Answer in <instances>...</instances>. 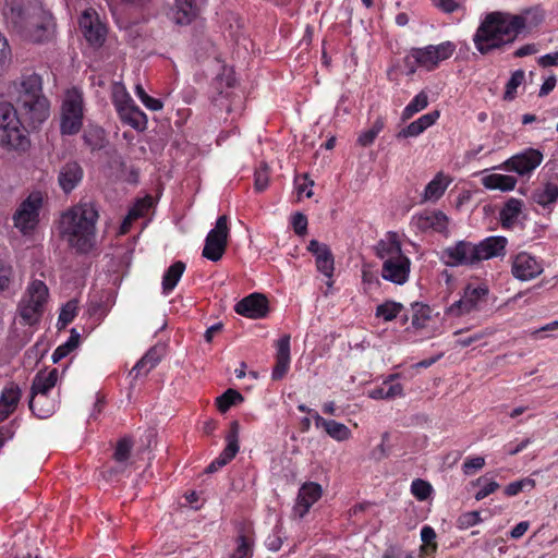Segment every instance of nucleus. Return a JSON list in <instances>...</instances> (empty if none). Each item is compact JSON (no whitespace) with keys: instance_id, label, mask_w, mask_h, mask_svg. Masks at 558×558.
Masks as SVG:
<instances>
[{"instance_id":"dca6fc26","label":"nucleus","mask_w":558,"mask_h":558,"mask_svg":"<svg viewBox=\"0 0 558 558\" xmlns=\"http://www.w3.org/2000/svg\"><path fill=\"white\" fill-rule=\"evenodd\" d=\"M412 225L422 232L434 231L445 236L449 235V218L440 210H430L415 214Z\"/></svg>"},{"instance_id":"49530a36","label":"nucleus","mask_w":558,"mask_h":558,"mask_svg":"<svg viewBox=\"0 0 558 558\" xmlns=\"http://www.w3.org/2000/svg\"><path fill=\"white\" fill-rule=\"evenodd\" d=\"M521 210L522 202L518 198H510L505 203L500 211V218L505 225L512 223L518 219Z\"/></svg>"},{"instance_id":"72a5a7b5","label":"nucleus","mask_w":558,"mask_h":558,"mask_svg":"<svg viewBox=\"0 0 558 558\" xmlns=\"http://www.w3.org/2000/svg\"><path fill=\"white\" fill-rule=\"evenodd\" d=\"M449 185V181L446 180L441 172L437 173L430 182L425 186L422 194L423 201L436 202L445 193Z\"/></svg>"},{"instance_id":"20e7f679","label":"nucleus","mask_w":558,"mask_h":558,"mask_svg":"<svg viewBox=\"0 0 558 558\" xmlns=\"http://www.w3.org/2000/svg\"><path fill=\"white\" fill-rule=\"evenodd\" d=\"M16 102L22 114L34 129L50 117V101L43 92V78L34 71L22 73L17 83Z\"/></svg>"},{"instance_id":"052dcab7","label":"nucleus","mask_w":558,"mask_h":558,"mask_svg":"<svg viewBox=\"0 0 558 558\" xmlns=\"http://www.w3.org/2000/svg\"><path fill=\"white\" fill-rule=\"evenodd\" d=\"M485 465V459L483 457H469L462 464V471L464 475H472L475 471L481 470Z\"/></svg>"},{"instance_id":"f03ea898","label":"nucleus","mask_w":558,"mask_h":558,"mask_svg":"<svg viewBox=\"0 0 558 558\" xmlns=\"http://www.w3.org/2000/svg\"><path fill=\"white\" fill-rule=\"evenodd\" d=\"M3 15L25 40L43 44L52 39L56 22L39 0H5Z\"/></svg>"},{"instance_id":"13d9d810","label":"nucleus","mask_w":558,"mask_h":558,"mask_svg":"<svg viewBox=\"0 0 558 558\" xmlns=\"http://www.w3.org/2000/svg\"><path fill=\"white\" fill-rule=\"evenodd\" d=\"M282 544V529L281 526L276 525L272 530V533L267 536L265 546L268 550L276 553L281 548Z\"/></svg>"},{"instance_id":"69168bd1","label":"nucleus","mask_w":558,"mask_h":558,"mask_svg":"<svg viewBox=\"0 0 558 558\" xmlns=\"http://www.w3.org/2000/svg\"><path fill=\"white\" fill-rule=\"evenodd\" d=\"M291 360H280L276 359V365L272 368L271 372V378L274 380H279L283 378V376L287 374L289 366H290Z\"/></svg>"},{"instance_id":"37998d69","label":"nucleus","mask_w":558,"mask_h":558,"mask_svg":"<svg viewBox=\"0 0 558 558\" xmlns=\"http://www.w3.org/2000/svg\"><path fill=\"white\" fill-rule=\"evenodd\" d=\"M222 77H217L214 87L218 90L217 96H214L211 98V112L217 113L218 111H225L230 112V102L228 100L229 93L220 90V87L222 85Z\"/></svg>"},{"instance_id":"c9c22d12","label":"nucleus","mask_w":558,"mask_h":558,"mask_svg":"<svg viewBox=\"0 0 558 558\" xmlns=\"http://www.w3.org/2000/svg\"><path fill=\"white\" fill-rule=\"evenodd\" d=\"M160 360L161 357L158 350L156 348H151L140 361L136 362L132 367L130 375L138 377L143 374H148L155 366H157Z\"/></svg>"},{"instance_id":"774afa93","label":"nucleus","mask_w":558,"mask_h":558,"mask_svg":"<svg viewBox=\"0 0 558 558\" xmlns=\"http://www.w3.org/2000/svg\"><path fill=\"white\" fill-rule=\"evenodd\" d=\"M537 63L542 68L558 66V51L541 56Z\"/></svg>"},{"instance_id":"79ce46f5","label":"nucleus","mask_w":558,"mask_h":558,"mask_svg":"<svg viewBox=\"0 0 558 558\" xmlns=\"http://www.w3.org/2000/svg\"><path fill=\"white\" fill-rule=\"evenodd\" d=\"M80 342V333L75 328H72L71 335L68 340L59 345L52 353L51 359L53 363H58L66 355H69L74 349L77 348Z\"/></svg>"},{"instance_id":"c03bdc74","label":"nucleus","mask_w":558,"mask_h":558,"mask_svg":"<svg viewBox=\"0 0 558 558\" xmlns=\"http://www.w3.org/2000/svg\"><path fill=\"white\" fill-rule=\"evenodd\" d=\"M472 485L478 486V490L474 495L477 501L483 500L499 488V484L487 475L480 476L472 482Z\"/></svg>"},{"instance_id":"ddd939ff","label":"nucleus","mask_w":558,"mask_h":558,"mask_svg":"<svg viewBox=\"0 0 558 558\" xmlns=\"http://www.w3.org/2000/svg\"><path fill=\"white\" fill-rule=\"evenodd\" d=\"M488 294V289L485 286L468 284L464 288L463 294L460 300L453 302L447 307L446 314L451 317L469 314L478 308L480 302Z\"/></svg>"},{"instance_id":"a19ab883","label":"nucleus","mask_w":558,"mask_h":558,"mask_svg":"<svg viewBox=\"0 0 558 558\" xmlns=\"http://www.w3.org/2000/svg\"><path fill=\"white\" fill-rule=\"evenodd\" d=\"M428 106V95L422 90L416 94L401 112V120H410L415 113L424 110Z\"/></svg>"},{"instance_id":"3c124183","label":"nucleus","mask_w":558,"mask_h":558,"mask_svg":"<svg viewBox=\"0 0 558 558\" xmlns=\"http://www.w3.org/2000/svg\"><path fill=\"white\" fill-rule=\"evenodd\" d=\"M410 489L411 494L420 501L427 500L433 493V486L422 478L412 481Z\"/></svg>"},{"instance_id":"2eb2a0df","label":"nucleus","mask_w":558,"mask_h":558,"mask_svg":"<svg viewBox=\"0 0 558 558\" xmlns=\"http://www.w3.org/2000/svg\"><path fill=\"white\" fill-rule=\"evenodd\" d=\"M307 251L315 257L316 269L328 280L326 284L331 287L333 281L335 258L330 247L315 239L311 240Z\"/></svg>"},{"instance_id":"4468645a","label":"nucleus","mask_w":558,"mask_h":558,"mask_svg":"<svg viewBox=\"0 0 558 558\" xmlns=\"http://www.w3.org/2000/svg\"><path fill=\"white\" fill-rule=\"evenodd\" d=\"M239 435H240V424L238 421H232L230 424L229 432L226 435V447L221 451V453L215 458L206 468L205 472L208 474L216 473L221 468L227 465L239 452Z\"/></svg>"},{"instance_id":"c756f323","label":"nucleus","mask_w":558,"mask_h":558,"mask_svg":"<svg viewBox=\"0 0 558 558\" xmlns=\"http://www.w3.org/2000/svg\"><path fill=\"white\" fill-rule=\"evenodd\" d=\"M315 426L323 428L326 434L336 441H345L352 437L351 429L343 423L335 420H326L317 412H314Z\"/></svg>"},{"instance_id":"bb28decb","label":"nucleus","mask_w":558,"mask_h":558,"mask_svg":"<svg viewBox=\"0 0 558 558\" xmlns=\"http://www.w3.org/2000/svg\"><path fill=\"white\" fill-rule=\"evenodd\" d=\"M22 398V390L15 383L7 385L0 395V423L16 410Z\"/></svg>"},{"instance_id":"5fc2aeb1","label":"nucleus","mask_w":558,"mask_h":558,"mask_svg":"<svg viewBox=\"0 0 558 558\" xmlns=\"http://www.w3.org/2000/svg\"><path fill=\"white\" fill-rule=\"evenodd\" d=\"M535 486V481L530 477H525L519 481H514L509 483L505 487V495L508 497L517 496L519 493H521L524 489H532Z\"/></svg>"},{"instance_id":"338daca9","label":"nucleus","mask_w":558,"mask_h":558,"mask_svg":"<svg viewBox=\"0 0 558 558\" xmlns=\"http://www.w3.org/2000/svg\"><path fill=\"white\" fill-rule=\"evenodd\" d=\"M269 178L266 168L255 171L254 186L257 192H263L268 186Z\"/></svg>"},{"instance_id":"864d4df0","label":"nucleus","mask_w":558,"mask_h":558,"mask_svg":"<svg viewBox=\"0 0 558 558\" xmlns=\"http://www.w3.org/2000/svg\"><path fill=\"white\" fill-rule=\"evenodd\" d=\"M153 206V198L146 195L143 198H138L133 206L129 209V220H136L146 215V213Z\"/></svg>"},{"instance_id":"c85d7f7f","label":"nucleus","mask_w":558,"mask_h":558,"mask_svg":"<svg viewBox=\"0 0 558 558\" xmlns=\"http://www.w3.org/2000/svg\"><path fill=\"white\" fill-rule=\"evenodd\" d=\"M439 116H440L439 111H437V110L427 112V113L421 116L415 121L411 122L409 125H407L402 130H400L396 134V137L398 140L416 137V136L421 135L423 132H425L428 128L434 125L437 122Z\"/></svg>"},{"instance_id":"5701e85b","label":"nucleus","mask_w":558,"mask_h":558,"mask_svg":"<svg viewBox=\"0 0 558 558\" xmlns=\"http://www.w3.org/2000/svg\"><path fill=\"white\" fill-rule=\"evenodd\" d=\"M507 239L501 235L487 236L474 243L477 264L505 255Z\"/></svg>"},{"instance_id":"4d7b16f0","label":"nucleus","mask_w":558,"mask_h":558,"mask_svg":"<svg viewBox=\"0 0 558 558\" xmlns=\"http://www.w3.org/2000/svg\"><path fill=\"white\" fill-rule=\"evenodd\" d=\"M432 3L435 8L447 14L460 10L463 11V14H466L465 7L457 0H432Z\"/></svg>"},{"instance_id":"58836bf2","label":"nucleus","mask_w":558,"mask_h":558,"mask_svg":"<svg viewBox=\"0 0 558 558\" xmlns=\"http://www.w3.org/2000/svg\"><path fill=\"white\" fill-rule=\"evenodd\" d=\"M412 318L411 326L414 329H422L426 327L427 322L432 318V308L424 303L414 302L411 304Z\"/></svg>"},{"instance_id":"b1692460","label":"nucleus","mask_w":558,"mask_h":558,"mask_svg":"<svg viewBox=\"0 0 558 558\" xmlns=\"http://www.w3.org/2000/svg\"><path fill=\"white\" fill-rule=\"evenodd\" d=\"M84 171L78 162L69 161L64 163L58 174V182L61 190L65 194L71 193L81 183Z\"/></svg>"},{"instance_id":"aec40b11","label":"nucleus","mask_w":558,"mask_h":558,"mask_svg":"<svg viewBox=\"0 0 558 558\" xmlns=\"http://www.w3.org/2000/svg\"><path fill=\"white\" fill-rule=\"evenodd\" d=\"M236 314L251 318L260 319L268 314V301L262 293L254 292L234 305Z\"/></svg>"},{"instance_id":"4c0bfd02","label":"nucleus","mask_w":558,"mask_h":558,"mask_svg":"<svg viewBox=\"0 0 558 558\" xmlns=\"http://www.w3.org/2000/svg\"><path fill=\"white\" fill-rule=\"evenodd\" d=\"M483 185L488 190L512 191L515 187L517 179L506 174H488L482 180Z\"/></svg>"},{"instance_id":"cd10ccee","label":"nucleus","mask_w":558,"mask_h":558,"mask_svg":"<svg viewBox=\"0 0 558 558\" xmlns=\"http://www.w3.org/2000/svg\"><path fill=\"white\" fill-rule=\"evenodd\" d=\"M117 113L123 124L131 126L135 131L144 132L147 129L148 118L135 102L122 107Z\"/></svg>"},{"instance_id":"e433bc0d","label":"nucleus","mask_w":558,"mask_h":558,"mask_svg":"<svg viewBox=\"0 0 558 558\" xmlns=\"http://www.w3.org/2000/svg\"><path fill=\"white\" fill-rule=\"evenodd\" d=\"M83 141L92 151H98L105 148L108 144L106 132L100 126H89L84 131Z\"/></svg>"},{"instance_id":"4be33fe9","label":"nucleus","mask_w":558,"mask_h":558,"mask_svg":"<svg viewBox=\"0 0 558 558\" xmlns=\"http://www.w3.org/2000/svg\"><path fill=\"white\" fill-rule=\"evenodd\" d=\"M199 14V8L196 0H174L173 5L168 11V19L175 25H190Z\"/></svg>"},{"instance_id":"a878e982","label":"nucleus","mask_w":558,"mask_h":558,"mask_svg":"<svg viewBox=\"0 0 558 558\" xmlns=\"http://www.w3.org/2000/svg\"><path fill=\"white\" fill-rule=\"evenodd\" d=\"M58 400L50 395L31 392L28 407L32 413L38 418L50 417L58 409Z\"/></svg>"},{"instance_id":"f8f14e48","label":"nucleus","mask_w":558,"mask_h":558,"mask_svg":"<svg viewBox=\"0 0 558 558\" xmlns=\"http://www.w3.org/2000/svg\"><path fill=\"white\" fill-rule=\"evenodd\" d=\"M78 26L89 46L99 48L106 41L107 27L93 8L82 12L78 19Z\"/></svg>"},{"instance_id":"603ef678","label":"nucleus","mask_w":558,"mask_h":558,"mask_svg":"<svg viewBox=\"0 0 558 558\" xmlns=\"http://www.w3.org/2000/svg\"><path fill=\"white\" fill-rule=\"evenodd\" d=\"M77 311V302L75 300H71L66 302L60 310L58 317V327L64 328L66 325L73 322L76 316Z\"/></svg>"},{"instance_id":"0eeeda50","label":"nucleus","mask_w":558,"mask_h":558,"mask_svg":"<svg viewBox=\"0 0 558 558\" xmlns=\"http://www.w3.org/2000/svg\"><path fill=\"white\" fill-rule=\"evenodd\" d=\"M83 93L73 87L65 92L60 112V132L62 135H75L83 125Z\"/></svg>"},{"instance_id":"473e14b6","label":"nucleus","mask_w":558,"mask_h":558,"mask_svg":"<svg viewBox=\"0 0 558 558\" xmlns=\"http://www.w3.org/2000/svg\"><path fill=\"white\" fill-rule=\"evenodd\" d=\"M532 199L544 209H550L558 201V185L551 182L544 184L533 192Z\"/></svg>"},{"instance_id":"f3484780","label":"nucleus","mask_w":558,"mask_h":558,"mask_svg":"<svg viewBox=\"0 0 558 558\" xmlns=\"http://www.w3.org/2000/svg\"><path fill=\"white\" fill-rule=\"evenodd\" d=\"M511 271L514 278L521 281H529L543 272V265L537 257L526 252H521L514 256Z\"/></svg>"},{"instance_id":"6e6552de","label":"nucleus","mask_w":558,"mask_h":558,"mask_svg":"<svg viewBox=\"0 0 558 558\" xmlns=\"http://www.w3.org/2000/svg\"><path fill=\"white\" fill-rule=\"evenodd\" d=\"M48 296L49 290L44 281L35 279L28 284L19 304V314L24 325L32 326L39 320Z\"/></svg>"},{"instance_id":"a211bd4d","label":"nucleus","mask_w":558,"mask_h":558,"mask_svg":"<svg viewBox=\"0 0 558 558\" xmlns=\"http://www.w3.org/2000/svg\"><path fill=\"white\" fill-rule=\"evenodd\" d=\"M543 158L541 150L526 148L509 158L506 161V166L508 170L517 172L519 175H526L533 172L542 163Z\"/></svg>"},{"instance_id":"f704fd0d","label":"nucleus","mask_w":558,"mask_h":558,"mask_svg":"<svg viewBox=\"0 0 558 558\" xmlns=\"http://www.w3.org/2000/svg\"><path fill=\"white\" fill-rule=\"evenodd\" d=\"M235 548L228 554V558H253L255 541L250 535L240 531L234 539Z\"/></svg>"},{"instance_id":"6e6d98bb","label":"nucleus","mask_w":558,"mask_h":558,"mask_svg":"<svg viewBox=\"0 0 558 558\" xmlns=\"http://www.w3.org/2000/svg\"><path fill=\"white\" fill-rule=\"evenodd\" d=\"M133 442L130 438H121L116 446L113 458L119 463H125L130 458Z\"/></svg>"},{"instance_id":"2f4dec72","label":"nucleus","mask_w":558,"mask_h":558,"mask_svg":"<svg viewBox=\"0 0 558 558\" xmlns=\"http://www.w3.org/2000/svg\"><path fill=\"white\" fill-rule=\"evenodd\" d=\"M185 268V263L177 260L165 270L161 280V289L163 295H169L174 290L181 277L183 276Z\"/></svg>"},{"instance_id":"8fccbe9b","label":"nucleus","mask_w":558,"mask_h":558,"mask_svg":"<svg viewBox=\"0 0 558 558\" xmlns=\"http://www.w3.org/2000/svg\"><path fill=\"white\" fill-rule=\"evenodd\" d=\"M243 401V396L234 389L226 390L221 396L217 398V407L220 412H227L232 405H235Z\"/></svg>"},{"instance_id":"09e8293b","label":"nucleus","mask_w":558,"mask_h":558,"mask_svg":"<svg viewBox=\"0 0 558 558\" xmlns=\"http://www.w3.org/2000/svg\"><path fill=\"white\" fill-rule=\"evenodd\" d=\"M525 81V72L521 69L515 70L511 73L505 88L504 99L513 100L517 96V89Z\"/></svg>"},{"instance_id":"e2e57ef3","label":"nucleus","mask_w":558,"mask_h":558,"mask_svg":"<svg viewBox=\"0 0 558 558\" xmlns=\"http://www.w3.org/2000/svg\"><path fill=\"white\" fill-rule=\"evenodd\" d=\"M17 427L19 423L16 418L0 427V449L7 441L14 437Z\"/></svg>"},{"instance_id":"0e129e2a","label":"nucleus","mask_w":558,"mask_h":558,"mask_svg":"<svg viewBox=\"0 0 558 558\" xmlns=\"http://www.w3.org/2000/svg\"><path fill=\"white\" fill-rule=\"evenodd\" d=\"M276 349H277L276 359L291 360V356H290V336L289 335H283L282 337H280L279 340L277 341Z\"/></svg>"},{"instance_id":"9d476101","label":"nucleus","mask_w":558,"mask_h":558,"mask_svg":"<svg viewBox=\"0 0 558 558\" xmlns=\"http://www.w3.org/2000/svg\"><path fill=\"white\" fill-rule=\"evenodd\" d=\"M229 238L228 217L217 218L215 228L206 235L202 255L210 262H218L226 252Z\"/></svg>"},{"instance_id":"423d86ee","label":"nucleus","mask_w":558,"mask_h":558,"mask_svg":"<svg viewBox=\"0 0 558 558\" xmlns=\"http://www.w3.org/2000/svg\"><path fill=\"white\" fill-rule=\"evenodd\" d=\"M456 49V44L450 40L442 41L438 45H427L411 49L407 58V63L410 59H413L414 64L409 69V73H414L416 68L434 71L442 61L451 58Z\"/></svg>"},{"instance_id":"39448f33","label":"nucleus","mask_w":558,"mask_h":558,"mask_svg":"<svg viewBox=\"0 0 558 558\" xmlns=\"http://www.w3.org/2000/svg\"><path fill=\"white\" fill-rule=\"evenodd\" d=\"M31 145L27 130L10 102H0V146L9 150L25 151Z\"/></svg>"},{"instance_id":"ea45409f","label":"nucleus","mask_w":558,"mask_h":558,"mask_svg":"<svg viewBox=\"0 0 558 558\" xmlns=\"http://www.w3.org/2000/svg\"><path fill=\"white\" fill-rule=\"evenodd\" d=\"M402 312H404L402 303L388 300L376 307L375 316L381 318L384 322H391Z\"/></svg>"},{"instance_id":"680f3d73","label":"nucleus","mask_w":558,"mask_h":558,"mask_svg":"<svg viewBox=\"0 0 558 558\" xmlns=\"http://www.w3.org/2000/svg\"><path fill=\"white\" fill-rule=\"evenodd\" d=\"M398 375H390L388 379L384 380L385 391L387 399H395L403 395V387L399 383H393V378Z\"/></svg>"},{"instance_id":"393cba45","label":"nucleus","mask_w":558,"mask_h":558,"mask_svg":"<svg viewBox=\"0 0 558 558\" xmlns=\"http://www.w3.org/2000/svg\"><path fill=\"white\" fill-rule=\"evenodd\" d=\"M376 256L383 260H390L402 255H405L402 252L401 242L399 240V235L397 232L389 231L385 234L383 239H380L376 246Z\"/></svg>"},{"instance_id":"1a4fd4ad","label":"nucleus","mask_w":558,"mask_h":558,"mask_svg":"<svg viewBox=\"0 0 558 558\" xmlns=\"http://www.w3.org/2000/svg\"><path fill=\"white\" fill-rule=\"evenodd\" d=\"M44 196L40 191H34L22 201L13 214V223L24 235L32 234L39 223Z\"/></svg>"},{"instance_id":"f257e3e1","label":"nucleus","mask_w":558,"mask_h":558,"mask_svg":"<svg viewBox=\"0 0 558 558\" xmlns=\"http://www.w3.org/2000/svg\"><path fill=\"white\" fill-rule=\"evenodd\" d=\"M544 21L538 9H527L520 14L493 11L481 16L472 41L483 56L513 44L520 35L530 34Z\"/></svg>"},{"instance_id":"9b49d317","label":"nucleus","mask_w":558,"mask_h":558,"mask_svg":"<svg viewBox=\"0 0 558 558\" xmlns=\"http://www.w3.org/2000/svg\"><path fill=\"white\" fill-rule=\"evenodd\" d=\"M440 260L448 267H473L477 265L474 243L459 240L440 253Z\"/></svg>"},{"instance_id":"7c9ffc66","label":"nucleus","mask_w":558,"mask_h":558,"mask_svg":"<svg viewBox=\"0 0 558 558\" xmlns=\"http://www.w3.org/2000/svg\"><path fill=\"white\" fill-rule=\"evenodd\" d=\"M59 378V372L57 368H52L48 372H38L32 381L31 392L49 395L54 388Z\"/></svg>"},{"instance_id":"412c9836","label":"nucleus","mask_w":558,"mask_h":558,"mask_svg":"<svg viewBox=\"0 0 558 558\" xmlns=\"http://www.w3.org/2000/svg\"><path fill=\"white\" fill-rule=\"evenodd\" d=\"M323 495V488L318 483L307 482L304 483L298 493L293 512L300 519L304 518L312 506L317 502Z\"/></svg>"},{"instance_id":"a18cd8bd","label":"nucleus","mask_w":558,"mask_h":558,"mask_svg":"<svg viewBox=\"0 0 558 558\" xmlns=\"http://www.w3.org/2000/svg\"><path fill=\"white\" fill-rule=\"evenodd\" d=\"M384 128L385 119L383 117H378L368 130L363 131L359 135L357 143L363 147L372 145Z\"/></svg>"},{"instance_id":"bf43d9fd","label":"nucleus","mask_w":558,"mask_h":558,"mask_svg":"<svg viewBox=\"0 0 558 558\" xmlns=\"http://www.w3.org/2000/svg\"><path fill=\"white\" fill-rule=\"evenodd\" d=\"M307 217L300 211H296L291 217V226L299 236H304L307 232Z\"/></svg>"},{"instance_id":"de8ad7c7","label":"nucleus","mask_w":558,"mask_h":558,"mask_svg":"<svg viewBox=\"0 0 558 558\" xmlns=\"http://www.w3.org/2000/svg\"><path fill=\"white\" fill-rule=\"evenodd\" d=\"M111 100L116 111L134 102L122 83H114L111 92Z\"/></svg>"},{"instance_id":"6ab92c4d","label":"nucleus","mask_w":558,"mask_h":558,"mask_svg":"<svg viewBox=\"0 0 558 558\" xmlns=\"http://www.w3.org/2000/svg\"><path fill=\"white\" fill-rule=\"evenodd\" d=\"M411 271V259L407 255L385 260L381 266V278L397 286L408 282Z\"/></svg>"},{"instance_id":"7ed1b4c3","label":"nucleus","mask_w":558,"mask_h":558,"mask_svg":"<svg viewBox=\"0 0 558 558\" xmlns=\"http://www.w3.org/2000/svg\"><path fill=\"white\" fill-rule=\"evenodd\" d=\"M98 209L92 202H80L62 213L60 235L78 254H87L96 246Z\"/></svg>"}]
</instances>
